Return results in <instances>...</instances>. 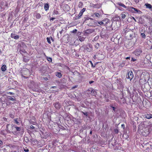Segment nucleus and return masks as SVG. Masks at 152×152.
Returning a JSON list of instances; mask_svg holds the SVG:
<instances>
[{
  "instance_id": "de8ad7c7",
  "label": "nucleus",
  "mask_w": 152,
  "mask_h": 152,
  "mask_svg": "<svg viewBox=\"0 0 152 152\" xmlns=\"http://www.w3.org/2000/svg\"><path fill=\"white\" fill-rule=\"evenodd\" d=\"M55 19V18H50V20H53Z\"/></svg>"
},
{
  "instance_id": "1a4fd4ad",
  "label": "nucleus",
  "mask_w": 152,
  "mask_h": 152,
  "mask_svg": "<svg viewBox=\"0 0 152 152\" xmlns=\"http://www.w3.org/2000/svg\"><path fill=\"white\" fill-rule=\"evenodd\" d=\"M134 34L132 32L130 31L128 32H127L126 34H125L124 35L125 37L127 38L128 37H130L132 38L133 37V35Z\"/></svg>"
},
{
  "instance_id": "bf43d9fd",
  "label": "nucleus",
  "mask_w": 152,
  "mask_h": 152,
  "mask_svg": "<svg viewBox=\"0 0 152 152\" xmlns=\"http://www.w3.org/2000/svg\"><path fill=\"white\" fill-rule=\"evenodd\" d=\"M150 119H151V118H152V114H150Z\"/></svg>"
},
{
  "instance_id": "4d7b16f0",
  "label": "nucleus",
  "mask_w": 152,
  "mask_h": 152,
  "mask_svg": "<svg viewBox=\"0 0 152 152\" xmlns=\"http://www.w3.org/2000/svg\"><path fill=\"white\" fill-rule=\"evenodd\" d=\"M50 39H48V43H50Z\"/></svg>"
},
{
  "instance_id": "20e7f679",
  "label": "nucleus",
  "mask_w": 152,
  "mask_h": 152,
  "mask_svg": "<svg viewBox=\"0 0 152 152\" xmlns=\"http://www.w3.org/2000/svg\"><path fill=\"white\" fill-rule=\"evenodd\" d=\"M15 128V125L12 124L10 125V124H7L6 126L7 131L8 133H13L14 134H17L16 132L15 131L14 129Z\"/></svg>"
},
{
  "instance_id": "2eb2a0df",
  "label": "nucleus",
  "mask_w": 152,
  "mask_h": 152,
  "mask_svg": "<svg viewBox=\"0 0 152 152\" xmlns=\"http://www.w3.org/2000/svg\"><path fill=\"white\" fill-rule=\"evenodd\" d=\"M87 91L88 92L87 93L90 94L92 93H94V92H95V91L92 88H90L88 89L87 90Z\"/></svg>"
},
{
  "instance_id": "8fccbe9b",
  "label": "nucleus",
  "mask_w": 152,
  "mask_h": 152,
  "mask_svg": "<svg viewBox=\"0 0 152 152\" xmlns=\"http://www.w3.org/2000/svg\"><path fill=\"white\" fill-rule=\"evenodd\" d=\"M31 128V129H34V127L32 125H31L30 126Z\"/></svg>"
},
{
  "instance_id": "c85d7f7f",
  "label": "nucleus",
  "mask_w": 152,
  "mask_h": 152,
  "mask_svg": "<svg viewBox=\"0 0 152 152\" xmlns=\"http://www.w3.org/2000/svg\"><path fill=\"white\" fill-rule=\"evenodd\" d=\"M77 31V30L76 29H74L72 31H71V33H72L75 34L76 33Z\"/></svg>"
},
{
  "instance_id": "052dcab7",
  "label": "nucleus",
  "mask_w": 152,
  "mask_h": 152,
  "mask_svg": "<svg viewBox=\"0 0 152 152\" xmlns=\"http://www.w3.org/2000/svg\"><path fill=\"white\" fill-rule=\"evenodd\" d=\"M3 119L4 120V121H6L7 120V118H3Z\"/></svg>"
},
{
  "instance_id": "5701e85b",
  "label": "nucleus",
  "mask_w": 152,
  "mask_h": 152,
  "mask_svg": "<svg viewBox=\"0 0 152 152\" xmlns=\"http://www.w3.org/2000/svg\"><path fill=\"white\" fill-rule=\"evenodd\" d=\"M35 17L39 19L41 17L39 13H36L35 15Z\"/></svg>"
},
{
  "instance_id": "3c124183",
  "label": "nucleus",
  "mask_w": 152,
  "mask_h": 152,
  "mask_svg": "<svg viewBox=\"0 0 152 152\" xmlns=\"http://www.w3.org/2000/svg\"><path fill=\"white\" fill-rule=\"evenodd\" d=\"M8 94H11V95H13V94H14V93H13L12 92H8Z\"/></svg>"
},
{
  "instance_id": "37998d69",
  "label": "nucleus",
  "mask_w": 152,
  "mask_h": 152,
  "mask_svg": "<svg viewBox=\"0 0 152 152\" xmlns=\"http://www.w3.org/2000/svg\"><path fill=\"white\" fill-rule=\"evenodd\" d=\"M121 127L123 128V129H124L125 128V126L124 124H121Z\"/></svg>"
},
{
  "instance_id": "aec40b11",
  "label": "nucleus",
  "mask_w": 152,
  "mask_h": 152,
  "mask_svg": "<svg viewBox=\"0 0 152 152\" xmlns=\"http://www.w3.org/2000/svg\"><path fill=\"white\" fill-rule=\"evenodd\" d=\"M83 6V3L82 2L80 1L78 4V6L80 8H82Z\"/></svg>"
},
{
  "instance_id": "e2e57ef3",
  "label": "nucleus",
  "mask_w": 152,
  "mask_h": 152,
  "mask_svg": "<svg viewBox=\"0 0 152 152\" xmlns=\"http://www.w3.org/2000/svg\"><path fill=\"white\" fill-rule=\"evenodd\" d=\"M2 143H3L0 140V144H2Z\"/></svg>"
},
{
  "instance_id": "cd10ccee",
  "label": "nucleus",
  "mask_w": 152,
  "mask_h": 152,
  "mask_svg": "<svg viewBox=\"0 0 152 152\" xmlns=\"http://www.w3.org/2000/svg\"><path fill=\"white\" fill-rule=\"evenodd\" d=\"M115 18H116V19H115L117 21H119L120 20V17L118 16V15H116L115 16Z\"/></svg>"
},
{
  "instance_id": "f03ea898",
  "label": "nucleus",
  "mask_w": 152,
  "mask_h": 152,
  "mask_svg": "<svg viewBox=\"0 0 152 152\" xmlns=\"http://www.w3.org/2000/svg\"><path fill=\"white\" fill-rule=\"evenodd\" d=\"M117 4L119 6L126 9V10H128L132 13H137L139 14H140L142 13V12L140 10L132 7H127L121 2H118L117 3Z\"/></svg>"
},
{
  "instance_id": "e433bc0d",
  "label": "nucleus",
  "mask_w": 152,
  "mask_h": 152,
  "mask_svg": "<svg viewBox=\"0 0 152 152\" xmlns=\"http://www.w3.org/2000/svg\"><path fill=\"white\" fill-rule=\"evenodd\" d=\"M114 132L115 133L118 134V129H115L114 130Z\"/></svg>"
},
{
  "instance_id": "f257e3e1",
  "label": "nucleus",
  "mask_w": 152,
  "mask_h": 152,
  "mask_svg": "<svg viewBox=\"0 0 152 152\" xmlns=\"http://www.w3.org/2000/svg\"><path fill=\"white\" fill-rule=\"evenodd\" d=\"M142 126L143 127L142 134L144 136H146L152 131L151 123L150 121L145 122Z\"/></svg>"
},
{
  "instance_id": "69168bd1",
  "label": "nucleus",
  "mask_w": 152,
  "mask_h": 152,
  "mask_svg": "<svg viewBox=\"0 0 152 152\" xmlns=\"http://www.w3.org/2000/svg\"><path fill=\"white\" fill-rule=\"evenodd\" d=\"M56 86H52L51 88H56Z\"/></svg>"
},
{
  "instance_id": "c756f323",
  "label": "nucleus",
  "mask_w": 152,
  "mask_h": 152,
  "mask_svg": "<svg viewBox=\"0 0 152 152\" xmlns=\"http://www.w3.org/2000/svg\"><path fill=\"white\" fill-rule=\"evenodd\" d=\"M89 62L90 63V64L91 65V67H92L94 68L95 67V65H93V63H92V62L91 61H89Z\"/></svg>"
},
{
  "instance_id": "a18cd8bd",
  "label": "nucleus",
  "mask_w": 152,
  "mask_h": 152,
  "mask_svg": "<svg viewBox=\"0 0 152 152\" xmlns=\"http://www.w3.org/2000/svg\"><path fill=\"white\" fill-rule=\"evenodd\" d=\"M134 2L136 3L137 4L138 3L139 1V0H134Z\"/></svg>"
},
{
  "instance_id": "6e6d98bb",
  "label": "nucleus",
  "mask_w": 152,
  "mask_h": 152,
  "mask_svg": "<svg viewBox=\"0 0 152 152\" xmlns=\"http://www.w3.org/2000/svg\"><path fill=\"white\" fill-rule=\"evenodd\" d=\"M19 37L18 35L15 36L14 38H19Z\"/></svg>"
},
{
  "instance_id": "f3484780",
  "label": "nucleus",
  "mask_w": 152,
  "mask_h": 152,
  "mask_svg": "<svg viewBox=\"0 0 152 152\" xmlns=\"http://www.w3.org/2000/svg\"><path fill=\"white\" fill-rule=\"evenodd\" d=\"M145 6H146V7L149 9H151L152 8V5L148 3H146L145 4Z\"/></svg>"
},
{
  "instance_id": "0eeeda50",
  "label": "nucleus",
  "mask_w": 152,
  "mask_h": 152,
  "mask_svg": "<svg viewBox=\"0 0 152 152\" xmlns=\"http://www.w3.org/2000/svg\"><path fill=\"white\" fill-rule=\"evenodd\" d=\"M94 31L93 29H88L84 31V34L85 36H88V35Z\"/></svg>"
},
{
  "instance_id": "79ce46f5",
  "label": "nucleus",
  "mask_w": 152,
  "mask_h": 152,
  "mask_svg": "<svg viewBox=\"0 0 152 152\" xmlns=\"http://www.w3.org/2000/svg\"><path fill=\"white\" fill-rule=\"evenodd\" d=\"M77 85H75V86H73V87H72L71 88H72V89H75V88H77Z\"/></svg>"
},
{
  "instance_id": "9b49d317",
  "label": "nucleus",
  "mask_w": 152,
  "mask_h": 152,
  "mask_svg": "<svg viewBox=\"0 0 152 152\" xmlns=\"http://www.w3.org/2000/svg\"><path fill=\"white\" fill-rule=\"evenodd\" d=\"M73 39V41H75L73 44H74L76 45L79 44L78 42L79 40H80V42H82L84 41L85 39H77L76 40H75L74 39Z\"/></svg>"
},
{
  "instance_id": "f8f14e48",
  "label": "nucleus",
  "mask_w": 152,
  "mask_h": 152,
  "mask_svg": "<svg viewBox=\"0 0 152 152\" xmlns=\"http://www.w3.org/2000/svg\"><path fill=\"white\" fill-rule=\"evenodd\" d=\"M54 107L57 109H59L61 108V105L58 102H56L54 104Z\"/></svg>"
},
{
  "instance_id": "13d9d810",
  "label": "nucleus",
  "mask_w": 152,
  "mask_h": 152,
  "mask_svg": "<svg viewBox=\"0 0 152 152\" xmlns=\"http://www.w3.org/2000/svg\"><path fill=\"white\" fill-rule=\"evenodd\" d=\"M126 59H129V60L130 59V57H127L126 58Z\"/></svg>"
},
{
  "instance_id": "39448f33",
  "label": "nucleus",
  "mask_w": 152,
  "mask_h": 152,
  "mask_svg": "<svg viewBox=\"0 0 152 152\" xmlns=\"http://www.w3.org/2000/svg\"><path fill=\"white\" fill-rule=\"evenodd\" d=\"M97 23L101 25H104V26H107V24L110 23V21L108 19L106 18L103 20L102 21H97Z\"/></svg>"
},
{
  "instance_id": "c03bdc74",
  "label": "nucleus",
  "mask_w": 152,
  "mask_h": 152,
  "mask_svg": "<svg viewBox=\"0 0 152 152\" xmlns=\"http://www.w3.org/2000/svg\"><path fill=\"white\" fill-rule=\"evenodd\" d=\"M15 34L13 33H12L11 34V37L12 38H13V37H15Z\"/></svg>"
},
{
  "instance_id": "72a5a7b5",
  "label": "nucleus",
  "mask_w": 152,
  "mask_h": 152,
  "mask_svg": "<svg viewBox=\"0 0 152 152\" xmlns=\"http://www.w3.org/2000/svg\"><path fill=\"white\" fill-rule=\"evenodd\" d=\"M23 60L25 62H27L28 61V59L26 58V57H25L23 58Z\"/></svg>"
},
{
  "instance_id": "dca6fc26",
  "label": "nucleus",
  "mask_w": 152,
  "mask_h": 152,
  "mask_svg": "<svg viewBox=\"0 0 152 152\" xmlns=\"http://www.w3.org/2000/svg\"><path fill=\"white\" fill-rule=\"evenodd\" d=\"M55 75L58 77L60 78L61 77L62 75L61 73L58 72H56L55 73Z\"/></svg>"
},
{
  "instance_id": "ddd939ff",
  "label": "nucleus",
  "mask_w": 152,
  "mask_h": 152,
  "mask_svg": "<svg viewBox=\"0 0 152 152\" xmlns=\"http://www.w3.org/2000/svg\"><path fill=\"white\" fill-rule=\"evenodd\" d=\"M129 29L127 28H125L123 29V30L122 32V33L123 35H124L127 32H128L130 31Z\"/></svg>"
},
{
  "instance_id": "4be33fe9",
  "label": "nucleus",
  "mask_w": 152,
  "mask_h": 152,
  "mask_svg": "<svg viewBox=\"0 0 152 152\" xmlns=\"http://www.w3.org/2000/svg\"><path fill=\"white\" fill-rule=\"evenodd\" d=\"M107 51L109 53L111 52V50H112L113 49L110 47H107Z\"/></svg>"
},
{
  "instance_id": "c9c22d12",
  "label": "nucleus",
  "mask_w": 152,
  "mask_h": 152,
  "mask_svg": "<svg viewBox=\"0 0 152 152\" xmlns=\"http://www.w3.org/2000/svg\"><path fill=\"white\" fill-rule=\"evenodd\" d=\"M26 142H28V139L27 137H26L24 138Z\"/></svg>"
},
{
  "instance_id": "473e14b6",
  "label": "nucleus",
  "mask_w": 152,
  "mask_h": 152,
  "mask_svg": "<svg viewBox=\"0 0 152 152\" xmlns=\"http://www.w3.org/2000/svg\"><path fill=\"white\" fill-rule=\"evenodd\" d=\"M99 44L98 43H97L95 46V47L96 48H98L99 47Z\"/></svg>"
},
{
  "instance_id": "412c9836",
  "label": "nucleus",
  "mask_w": 152,
  "mask_h": 152,
  "mask_svg": "<svg viewBox=\"0 0 152 152\" xmlns=\"http://www.w3.org/2000/svg\"><path fill=\"white\" fill-rule=\"evenodd\" d=\"M125 12H123L121 14V17L123 19H124L126 17V15L125 14Z\"/></svg>"
},
{
  "instance_id": "a878e982",
  "label": "nucleus",
  "mask_w": 152,
  "mask_h": 152,
  "mask_svg": "<svg viewBox=\"0 0 152 152\" xmlns=\"http://www.w3.org/2000/svg\"><path fill=\"white\" fill-rule=\"evenodd\" d=\"M145 118L148 119H150V114H147L145 115Z\"/></svg>"
},
{
  "instance_id": "49530a36",
  "label": "nucleus",
  "mask_w": 152,
  "mask_h": 152,
  "mask_svg": "<svg viewBox=\"0 0 152 152\" xmlns=\"http://www.w3.org/2000/svg\"><path fill=\"white\" fill-rule=\"evenodd\" d=\"M24 151L26 152H28L29 151V150L28 149H24Z\"/></svg>"
},
{
  "instance_id": "680f3d73",
  "label": "nucleus",
  "mask_w": 152,
  "mask_h": 152,
  "mask_svg": "<svg viewBox=\"0 0 152 152\" xmlns=\"http://www.w3.org/2000/svg\"><path fill=\"white\" fill-rule=\"evenodd\" d=\"M152 41V39H150V40H149V42H151V41ZM151 46H152V44L151 45Z\"/></svg>"
},
{
  "instance_id": "423d86ee",
  "label": "nucleus",
  "mask_w": 152,
  "mask_h": 152,
  "mask_svg": "<svg viewBox=\"0 0 152 152\" xmlns=\"http://www.w3.org/2000/svg\"><path fill=\"white\" fill-rule=\"evenodd\" d=\"M142 53V49L140 48H139L136 49L133 53L136 56H139Z\"/></svg>"
},
{
  "instance_id": "5fc2aeb1",
  "label": "nucleus",
  "mask_w": 152,
  "mask_h": 152,
  "mask_svg": "<svg viewBox=\"0 0 152 152\" xmlns=\"http://www.w3.org/2000/svg\"><path fill=\"white\" fill-rule=\"evenodd\" d=\"M94 82V81H90L89 82V83L90 84H91L93 83Z\"/></svg>"
},
{
  "instance_id": "f704fd0d",
  "label": "nucleus",
  "mask_w": 152,
  "mask_h": 152,
  "mask_svg": "<svg viewBox=\"0 0 152 152\" xmlns=\"http://www.w3.org/2000/svg\"><path fill=\"white\" fill-rule=\"evenodd\" d=\"M9 99L10 100L12 101H15V99L14 98H13L12 97H10Z\"/></svg>"
},
{
  "instance_id": "4468645a",
  "label": "nucleus",
  "mask_w": 152,
  "mask_h": 152,
  "mask_svg": "<svg viewBox=\"0 0 152 152\" xmlns=\"http://www.w3.org/2000/svg\"><path fill=\"white\" fill-rule=\"evenodd\" d=\"M83 13L81 11H80L78 15L77 16H76L75 19L76 20L79 19L81 18L82 15H83Z\"/></svg>"
},
{
  "instance_id": "774afa93",
  "label": "nucleus",
  "mask_w": 152,
  "mask_h": 152,
  "mask_svg": "<svg viewBox=\"0 0 152 152\" xmlns=\"http://www.w3.org/2000/svg\"><path fill=\"white\" fill-rule=\"evenodd\" d=\"M23 45L24 48H25L26 47V46L25 45Z\"/></svg>"
},
{
  "instance_id": "ea45409f",
  "label": "nucleus",
  "mask_w": 152,
  "mask_h": 152,
  "mask_svg": "<svg viewBox=\"0 0 152 152\" xmlns=\"http://www.w3.org/2000/svg\"><path fill=\"white\" fill-rule=\"evenodd\" d=\"M136 59L135 58H133L132 57V59H131V61H136Z\"/></svg>"
},
{
  "instance_id": "09e8293b",
  "label": "nucleus",
  "mask_w": 152,
  "mask_h": 152,
  "mask_svg": "<svg viewBox=\"0 0 152 152\" xmlns=\"http://www.w3.org/2000/svg\"><path fill=\"white\" fill-rule=\"evenodd\" d=\"M132 19H133V20L135 22H137L136 20L135 19V18L134 17H132Z\"/></svg>"
},
{
  "instance_id": "58836bf2",
  "label": "nucleus",
  "mask_w": 152,
  "mask_h": 152,
  "mask_svg": "<svg viewBox=\"0 0 152 152\" xmlns=\"http://www.w3.org/2000/svg\"><path fill=\"white\" fill-rule=\"evenodd\" d=\"M86 8H83L82 10H80L83 13V12L86 11Z\"/></svg>"
},
{
  "instance_id": "7c9ffc66",
  "label": "nucleus",
  "mask_w": 152,
  "mask_h": 152,
  "mask_svg": "<svg viewBox=\"0 0 152 152\" xmlns=\"http://www.w3.org/2000/svg\"><path fill=\"white\" fill-rule=\"evenodd\" d=\"M81 113H83L84 115H86V117H87L88 115V113L87 112H84L83 111H82Z\"/></svg>"
},
{
  "instance_id": "6e6552de",
  "label": "nucleus",
  "mask_w": 152,
  "mask_h": 152,
  "mask_svg": "<svg viewBox=\"0 0 152 152\" xmlns=\"http://www.w3.org/2000/svg\"><path fill=\"white\" fill-rule=\"evenodd\" d=\"M134 75L132 71L131 70L128 71V77H127V78L129 79L130 80H131L132 79Z\"/></svg>"
},
{
  "instance_id": "603ef678",
  "label": "nucleus",
  "mask_w": 152,
  "mask_h": 152,
  "mask_svg": "<svg viewBox=\"0 0 152 152\" xmlns=\"http://www.w3.org/2000/svg\"><path fill=\"white\" fill-rule=\"evenodd\" d=\"M25 70V71L26 72H27L28 73H29V70L28 69H26Z\"/></svg>"
},
{
  "instance_id": "a211bd4d",
  "label": "nucleus",
  "mask_w": 152,
  "mask_h": 152,
  "mask_svg": "<svg viewBox=\"0 0 152 152\" xmlns=\"http://www.w3.org/2000/svg\"><path fill=\"white\" fill-rule=\"evenodd\" d=\"M6 69H7V66L5 65H4L3 66H2L1 67V70L3 71H5L6 70Z\"/></svg>"
},
{
  "instance_id": "4c0bfd02",
  "label": "nucleus",
  "mask_w": 152,
  "mask_h": 152,
  "mask_svg": "<svg viewBox=\"0 0 152 152\" xmlns=\"http://www.w3.org/2000/svg\"><path fill=\"white\" fill-rule=\"evenodd\" d=\"M14 121L17 124H18L19 123L18 122V121L17 119H14Z\"/></svg>"
},
{
  "instance_id": "a19ab883",
  "label": "nucleus",
  "mask_w": 152,
  "mask_h": 152,
  "mask_svg": "<svg viewBox=\"0 0 152 152\" xmlns=\"http://www.w3.org/2000/svg\"><path fill=\"white\" fill-rule=\"evenodd\" d=\"M52 61V59L50 57H48V61L51 62Z\"/></svg>"
},
{
  "instance_id": "864d4df0",
  "label": "nucleus",
  "mask_w": 152,
  "mask_h": 152,
  "mask_svg": "<svg viewBox=\"0 0 152 152\" xmlns=\"http://www.w3.org/2000/svg\"><path fill=\"white\" fill-rule=\"evenodd\" d=\"M47 77H43V79H42V80H47Z\"/></svg>"
},
{
  "instance_id": "bb28decb",
  "label": "nucleus",
  "mask_w": 152,
  "mask_h": 152,
  "mask_svg": "<svg viewBox=\"0 0 152 152\" xmlns=\"http://www.w3.org/2000/svg\"><path fill=\"white\" fill-rule=\"evenodd\" d=\"M94 15H95L96 17L98 18H99L100 16V15L99 13L96 12L94 13Z\"/></svg>"
},
{
  "instance_id": "2f4dec72",
  "label": "nucleus",
  "mask_w": 152,
  "mask_h": 152,
  "mask_svg": "<svg viewBox=\"0 0 152 152\" xmlns=\"http://www.w3.org/2000/svg\"><path fill=\"white\" fill-rule=\"evenodd\" d=\"M44 9L46 11L48 10V4H46L45 5Z\"/></svg>"
},
{
  "instance_id": "0e129e2a",
  "label": "nucleus",
  "mask_w": 152,
  "mask_h": 152,
  "mask_svg": "<svg viewBox=\"0 0 152 152\" xmlns=\"http://www.w3.org/2000/svg\"><path fill=\"white\" fill-rule=\"evenodd\" d=\"M94 59H96V56L95 55L94 56Z\"/></svg>"
},
{
  "instance_id": "b1692460",
  "label": "nucleus",
  "mask_w": 152,
  "mask_h": 152,
  "mask_svg": "<svg viewBox=\"0 0 152 152\" xmlns=\"http://www.w3.org/2000/svg\"><path fill=\"white\" fill-rule=\"evenodd\" d=\"M20 53L23 54V53H26V51L24 50H23L20 48Z\"/></svg>"
},
{
  "instance_id": "6ab92c4d",
  "label": "nucleus",
  "mask_w": 152,
  "mask_h": 152,
  "mask_svg": "<svg viewBox=\"0 0 152 152\" xmlns=\"http://www.w3.org/2000/svg\"><path fill=\"white\" fill-rule=\"evenodd\" d=\"M145 31H144L143 33H141L140 35L143 38H145Z\"/></svg>"
},
{
  "instance_id": "393cba45",
  "label": "nucleus",
  "mask_w": 152,
  "mask_h": 152,
  "mask_svg": "<svg viewBox=\"0 0 152 152\" xmlns=\"http://www.w3.org/2000/svg\"><path fill=\"white\" fill-rule=\"evenodd\" d=\"M14 128L16 129V130L18 131H20L21 130V129L20 127H17L15 126Z\"/></svg>"
},
{
  "instance_id": "338daca9",
  "label": "nucleus",
  "mask_w": 152,
  "mask_h": 152,
  "mask_svg": "<svg viewBox=\"0 0 152 152\" xmlns=\"http://www.w3.org/2000/svg\"><path fill=\"white\" fill-rule=\"evenodd\" d=\"M113 110H115V108L114 107H113Z\"/></svg>"
},
{
  "instance_id": "7ed1b4c3",
  "label": "nucleus",
  "mask_w": 152,
  "mask_h": 152,
  "mask_svg": "<svg viewBox=\"0 0 152 152\" xmlns=\"http://www.w3.org/2000/svg\"><path fill=\"white\" fill-rule=\"evenodd\" d=\"M82 50L85 53L90 52L92 51L93 47L91 44L88 43L87 45H84L81 47Z\"/></svg>"
},
{
  "instance_id": "9d476101",
  "label": "nucleus",
  "mask_w": 152,
  "mask_h": 152,
  "mask_svg": "<svg viewBox=\"0 0 152 152\" xmlns=\"http://www.w3.org/2000/svg\"><path fill=\"white\" fill-rule=\"evenodd\" d=\"M117 101L121 104L122 103L124 104L126 102V100L123 97V96H122V97L120 99H118Z\"/></svg>"
}]
</instances>
